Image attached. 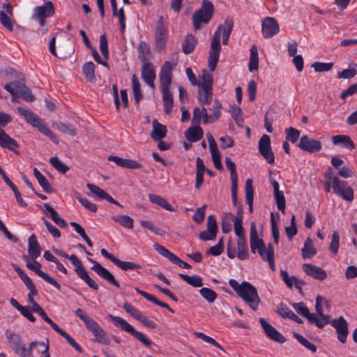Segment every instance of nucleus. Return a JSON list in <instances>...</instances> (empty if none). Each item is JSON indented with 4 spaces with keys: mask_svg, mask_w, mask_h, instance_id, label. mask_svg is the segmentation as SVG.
<instances>
[{
    "mask_svg": "<svg viewBox=\"0 0 357 357\" xmlns=\"http://www.w3.org/2000/svg\"><path fill=\"white\" fill-rule=\"evenodd\" d=\"M340 236L337 231H334L332 234V238L329 245V250L333 254L337 255L339 250Z\"/></svg>",
    "mask_w": 357,
    "mask_h": 357,
    "instance_id": "nucleus-56",
    "label": "nucleus"
},
{
    "mask_svg": "<svg viewBox=\"0 0 357 357\" xmlns=\"http://www.w3.org/2000/svg\"><path fill=\"white\" fill-rule=\"evenodd\" d=\"M206 206L204 205L197 208L195 213L192 215V220L198 225L203 222L205 218V211Z\"/></svg>",
    "mask_w": 357,
    "mask_h": 357,
    "instance_id": "nucleus-61",
    "label": "nucleus"
},
{
    "mask_svg": "<svg viewBox=\"0 0 357 357\" xmlns=\"http://www.w3.org/2000/svg\"><path fill=\"white\" fill-rule=\"evenodd\" d=\"M69 260L74 266V271L77 276L93 290L99 289L98 284L89 275L80 259L75 255H71Z\"/></svg>",
    "mask_w": 357,
    "mask_h": 357,
    "instance_id": "nucleus-9",
    "label": "nucleus"
},
{
    "mask_svg": "<svg viewBox=\"0 0 357 357\" xmlns=\"http://www.w3.org/2000/svg\"><path fill=\"white\" fill-rule=\"evenodd\" d=\"M17 112L29 124L33 127L40 120V117L30 109H25L22 107H18Z\"/></svg>",
    "mask_w": 357,
    "mask_h": 357,
    "instance_id": "nucleus-32",
    "label": "nucleus"
},
{
    "mask_svg": "<svg viewBox=\"0 0 357 357\" xmlns=\"http://www.w3.org/2000/svg\"><path fill=\"white\" fill-rule=\"evenodd\" d=\"M137 52L139 53V58L143 63L150 62L151 53L149 46L145 41L139 42L137 47Z\"/></svg>",
    "mask_w": 357,
    "mask_h": 357,
    "instance_id": "nucleus-33",
    "label": "nucleus"
},
{
    "mask_svg": "<svg viewBox=\"0 0 357 357\" xmlns=\"http://www.w3.org/2000/svg\"><path fill=\"white\" fill-rule=\"evenodd\" d=\"M285 231L289 239H291L297 234V227L296 224V217L294 215L291 218L290 226L285 227Z\"/></svg>",
    "mask_w": 357,
    "mask_h": 357,
    "instance_id": "nucleus-62",
    "label": "nucleus"
},
{
    "mask_svg": "<svg viewBox=\"0 0 357 357\" xmlns=\"http://www.w3.org/2000/svg\"><path fill=\"white\" fill-rule=\"evenodd\" d=\"M75 314L84 322L86 328L95 336L94 342H98L106 345L110 343V340L106 336L104 330L82 309H77Z\"/></svg>",
    "mask_w": 357,
    "mask_h": 357,
    "instance_id": "nucleus-4",
    "label": "nucleus"
},
{
    "mask_svg": "<svg viewBox=\"0 0 357 357\" xmlns=\"http://www.w3.org/2000/svg\"><path fill=\"white\" fill-rule=\"evenodd\" d=\"M293 336L304 347L311 351L312 353L317 352V347L314 344L310 342L306 338H305L301 334L296 332H294Z\"/></svg>",
    "mask_w": 357,
    "mask_h": 357,
    "instance_id": "nucleus-49",
    "label": "nucleus"
},
{
    "mask_svg": "<svg viewBox=\"0 0 357 357\" xmlns=\"http://www.w3.org/2000/svg\"><path fill=\"white\" fill-rule=\"evenodd\" d=\"M82 73L87 81H95V64L92 61L86 62L82 66Z\"/></svg>",
    "mask_w": 357,
    "mask_h": 357,
    "instance_id": "nucleus-44",
    "label": "nucleus"
},
{
    "mask_svg": "<svg viewBox=\"0 0 357 357\" xmlns=\"http://www.w3.org/2000/svg\"><path fill=\"white\" fill-rule=\"evenodd\" d=\"M153 129L151 132V137L154 140H160L164 138L167 133V128L165 126L159 123L157 120L153 122Z\"/></svg>",
    "mask_w": 357,
    "mask_h": 357,
    "instance_id": "nucleus-38",
    "label": "nucleus"
},
{
    "mask_svg": "<svg viewBox=\"0 0 357 357\" xmlns=\"http://www.w3.org/2000/svg\"><path fill=\"white\" fill-rule=\"evenodd\" d=\"M56 128L59 131L68 134L70 136H75L77 135L76 128L69 123L59 122L56 124Z\"/></svg>",
    "mask_w": 357,
    "mask_h": 357,
    "instance_id": "nucleus-52",
    "label": "nucleus"
},
{
    "mask_svg": "<svg viewBox=\"0 0 357 357\" xmlns=\"http://www.w3.org/2000/svg\"><path fill=\"white\" fill-rule=\"evenodd\" d=\"M201 296L208 303H213L218 297V294L215 291L210 288L202 287L199 289Z\"/></svg>",
    "mask_w": 357,
    "mask_h": 357,
    "instance_id": "nucleus-51",
    "label": "nucleus"
},
{
    "mask_svg": "<svg viewBox=\"0 0 357 357\" xmlns=\"http://www.w3.org/2000/svg\"><path fill=\"white\" fill-rule=\"evenodd\" d=\"M302 257L303 259H311L314 257L317 251L316 248L313 245V241L310 238L307 237L305 240L303 247L301 249Z\"/></svg>",
    "mask_w": 357,
    "mask_h": 357,
    "instance_id": "nucleus-36",
    "label": "nucleus"
},
{
    "mask_svg": "<svg viewBox=\"0 0 357 357\" xmlns=\"http://www.w3.org/2000/svg\"><path fill=\"white\" fill-rule=\"evenodd\" d=\"M197 40L194 36L188 34L182 44V51L185 54H189L195 50Z\"/></svg>",
    "mask_w": 357,
    "mask_h": 357,
    "instance_id": "nucleus-42",
    "label": "nucleus"
},
{
    "mask_svg": "<svg viewBox=\"0 0 357 357\" xmlns=\"http://www.w3.org/2000/svg\"><path fill=\"white\" fill-rule=\"evenodd\" d=\"M112 220L119 223L122 227L128 229L133 228V220L128 215H115L112 217Z\"/></svg>",
    "mask_w": 357,
    "mask_h": 357,
    "instance_id": "nucleus-48",
    "label": "nucleus"
},
{
    "mask_svg": "<svg viewBox=\"0 0 357 357\" xmlns=\"http://www.w3.org/2000/svg\"><path fill=\"white\" fill-rule=\"evenodd\" d=\"M23 259L26 262V266L29 269L35 272L36 274L49 284L53 285L57 290H61V285L53 278L40 269L41 264L38 261H36V259H33L31 261L29 257L27 255H24Z\"/></svg>",
    "mask_w": 357,
    "mask_h": 357,
    "instance_id": "nucleus-10",
    "label": "nucleus"
},
{
    "mask_svg": "<svg viewBox=\"0 0 357 357\" xmlns=\"http://www.w3.org/2000/svg\"><path fill=\"white\" fill-rule=\"evenodd\" d=\"M33 174H34V176L36 178L38 183L40 184V185L42 187V188L43 189V190L45 192L52 193L54 192V188L51 186L48 180L36 167L33 169Z\"/></svg>",
    "mask_w": 357,
    "mask_h": 357,
    "instance_id": "nucleus-37",
    "label": "nucleus"
},
{
    "mask_svg": "<svg viewBox=\"0 0 357 357\" xmlns=\"http://www.w3.org/2000/svg\"><path fill=\"white\" fill-rule=\"evenodd\" d=\"M86 187L99 199H105L109 203L114 204L121 207L122 206L117 201H116L112 197H111L108 193H107L100 187L92 183H87Z\"/></svg>",
    "mask_w": 357,
    "mask_h": 357,
    "instance_id": "nucleus-23",
    "label": "nucleus"
},
{
    "mask_svg": "<svg viewBox=\"0 0 357 357\" xmlns=\"http://www.w3.org/2000/svg\"><path fill=\"white\" fill-rule=\"evenodd\" d=\"M205 173V165L204 161L199 157L196 159V181L195 188L199 190L204 182V175Z\"/></svg>",
    "mask_w": 357,
    "mask_h": 357,
    "instance_id": "nucleus-29",
    "label": "nucleus"
},
{
    "mask_svg": "<svg viewBox=\"0 0 357 357\" xmlns=\"http://www.w3.org/2000/svg\"><path fill=\"white\" fill-rule=\"evenodd\" d=\"M55 13V8L50 1H46L40 6L35 7L33 10L32 17H50Z\"/></svg>",
    "mask_w": 357,
    "mask_h": 357,
    "instance_id": "nucleus-20",
    "label": "nucleus"
},
{
    "mask_svg": "<svg viewBox=\"0 0 357 357\" xmlns=\"http://www.w3.org/2000/svg\"><path fill=\"white\" fill-rule=\"evenodd\" d=\"M229 284L236 293L247 303L250 308L256 311L259 307L260 298L257 289L248 282H243L239 284L234 279L229 280Z\"/></svg>",
    "mask_w": 357,
    "mask_h": 357,
    "instance_id": "nucleus-2",
    "label": "nucleus"
},
{
    "mask_svg": "<svg viewBox=\"0 0 357 357\" xmlns=\"http://www.w3.org/2000/svg\"><path fill=\"white\" fill-rule=\"evenodd\" d=\"M324 298L318 296L316 298L315 310L317 315L313 314V317L316 322L311 321V324L315 325L319 328H323L326 325L329 324V319L331 318L328 314H324V310L321 303Z\"/></svg>",
    "mask_w": 357,
    "mask_h": 357,
    "instance_id": "nucleus-14",
    "label": "nucleus"
},
{
    "mask_svg": "<svg viewBox=\"0 0 357 357\" xmlns=\"http://www.w3.org/2000/svg\"><path fill=\"white\" fill-rule=\"evenodd\" d=\"M214 13L213 4L208 0H203L202 6L192 15L193 26L195 30L201 28L202 23L208 24Z\"/></svg>",
    "mask_w": 357,
    "mask_h": 357,
    "instance_id": "nucleus-7",
    "label": "nucleus"
},
{
    "mask_svg": "<svg viewBox=\"0 0 357 357\" xmlns=\"http://www.w3.org/2000/svg\"><path fill=\"white\" fill-rule=\"evenodd\" d=\"M259 151L260 154L269 164L275 162V155L271 146V138L267 135H264L259 141Z\"/></svg>",
    "mask_w": 357,
    "mask_h": 357,
    "instance_id": "nucleus-16",
    "label": "nucleus"
},
{
    "mask_svg": "<svg viewBox=\"0 0 357 357\" xmlns=\"http://www.w3.org/2000/svg\"><path fill=\"white\" fill-rule=\"evenodd\" d=\"M40 246L38 242L37 238L35 234L29 236L28 240V252L29 258L36 259L40 255Z\"/></svg>",
    "mask_w": 357,
    "mask_h": 357,
    "instance_id": "nucleus-28",
    "label": "nucleus"
},
{
    "mask_svg": "<svg viewBox=\"0 0 357 357\" xmlns=\"http://www.w3.org/2000/svg\"><path fill=\"white\" fill-rule=\"evenodd\" d=\"M221 108L222 105L217 99L214 100L213 107L209 109V111L212 112L211 114L208 115L207 109L204 108L203 112L205 113L206 116V119L204 120V123H211L218 120L221 116Z\"/></svg>",
    "mask_w": 357,
    "mask_h": 357,
    "instance_id": "nucleus-24",
    "label": "nucleus"
},
{
    "mask_svg": "<svg viewBox=\"0 0 357 357\" xmlns=\"http://www.w3.org/2000/svg\"><path fill=\"white\" fill-rule=\"evenodd\" d=\"M277 313L284 319H290L294 312L291 310L286 305L281 303L277 310Z\"/></svg>",
    "mask_w": 357,
    "mask_h": 357,
    "instance_id": "nucleus-63",
    "label": "nucleus"
},
{
    "mask_svg": "<svg viewBox=\"0 0 357 357\" xmlns=\"http://www.w3.org/2000/svg\"><path fill=\"white\" fill-rule=\"evenodd\" d=\"M204 108L206 107L204 106H202V109H199V107H195L194 109L193 116L192 119V124L193 126L199 125L202 118L203 119V121L206 119L205 113L203 112Z\"/></svg>",
    "mask_w": 357,
    "mask_h": 357,
    "instance_id": "nucleus-58",
    "label": "nucleus"
},
{
    "mask_svg": "<svg viewBox=\"0 0 357 357\" xmlns=\"http://www.w3.org/2000/svg\"><path fill=\"white\" fill-rule=\"evenodd\" d=\"M91 263L93 264L91 269L94 271L99 276L105 279L106 281L110 282L115 287L120 288V284L118 281L115 279L114 275L105 267H103L100 263L92 259H89Z\"/></svg>",
    "mask_w": 357,
    "mask_h": 357,
    "instance_id": "nucleus-19",
    "label": "nucleus"
},
{
    "mask_svg": "<svg viewBox=\"0 0 357 357\" xmlns=\"http://www.w3.org/2000/svg\"><path fill=\"white\" fill-rule=\"evenodd\" d=\"M164 112L169 114L172 112L174 105L173 94L171 91L162 92Z\"/></svg>",
    "mask_w": 357,
    "mask_h": 357,
    "instance_id": "nucleus-41",
    "label": "nucleus"
},
{
    "mask_svg": "<svg viewBox=\"0 0 357 357\" xmlns=\"http://www.w3.org/2000/svg\"><path fill=\"white\" fill-rule=\"evenodd\" d=\"M292 307L298 314L305 317L310 324H311L312 321L316 322L313 317V313L310 312L304 303H292Z\"/></svg>",
    "mask_w": 357,
    "mask_h": 357,
    "instance_id": "nucleus-35",
    "label": "nucleus"
},
{
    "mask_svg": "<svg viewBox=\"0 0 357 357\" xmlns=\"http://www.w3.org/2000/svg\"><path fill=\"white\" fill-rule=\"evenodd\" d=\"M185 137L191 142H195L200 140L203 137L204 132L202 128L199 126H193L190 127L185 131Z\"/></svg>",
    "mask_w": 357,
    "mask_h": 357,
    "instance_id": "nucleus-30",
    "label": "nucleus"
},
{
    "mask_svg": "<svg viewBox=\"0 0 357 357\" xmlns=\"http://www.w3.org/2000/svg\"><path fill=\"white\" fill-rule=\"evenodd\" d=\"M333 190L334 193L341 197L347 202L354 200V190L351 186L347 185L345 181L339 179L337 176L333 178Z\"/></svg>",
    "mask_w": 357,
    "mask_h": 357,
    "instance_id": "nucleus-11",
    "label": "nucleus"
},
{
    "mask_svg": "<svg viewBox=\"0 0 357 357\" xmlns=\"http://www.w3.org/2000/svg\"><path fill=\"white\" fill-rule=\"evenodd\" d=\"M333 66V63H321L314 62L312 64V67L316 72H326L332 69Z\"/></svg>",
    "mask_w": 357,
    "mask_h": 357,
    "instance_id": "nucleus-64",
    "label": "nucleus"
},
{
    "mask_svg": "<svg viewBox=\"0 0 357 357\" xmlns=\"http://www.w3.org/2000/svg\"><path fill=\"white\" fill-rule=\"evenodd\" d=\"M333 143L335 145H340L343 148L352 150L355 148V145L348 135H337L332 137Z\"/></svg>",
    "mask_w": 357,
    "mask_h": 357,
    "instance_id": "nucleus-31",
    "label": "nucleus"
},
{
    "mask_svg": "<svg viewBox=\"0 0 357 357\" xmlns=\"http://www.w3.org/2000/svg\"><path fill=\"white\" fill-rule=\"evenodd\" d=\"M300 137V131L293 127L286 129V139L295 143L298 141Z\"/></svg>",
    "mask_w": 357,
    "mask_h": 357,
    "instance_id": "nucleus-60",
    "label": "nucleus"
},
{
    "mask_svg": "<svg viewBox=\"0 0 357 357\" xmlns=\"http://www.w3.org/2000/svg\"><path fill=\"white\" fill-rule=\"evenodd\" d=\"M213 76L206 70L202 71L198 86V100L202 106L209 105L213 98Z\"/></svg>",
    "mask_w": 357,
    "mask_h": 357,
    "instance_id": "nucleus-5",
    "label": "nucleus"
},
{
    "mask_svg": "<svg viewBox=\"0 0 357 357\" xmlns=\"http://www.w3.org/2000/svg\"><path fill=\"white\" fill-rule=\"evenodd\" d=\"M250 243L252 253H255L261 246L265 244L264 241L259 238L257 227L254 222H252L250 225Z\"/></svg>",
    "mask_w": 357,
    "mask_h": 357,
    "instance_id": "nucleus-25",
    "label": "nucleus"
},
{
    "mask_svg": "<svg viewBox=\"0 0 357 357\" xmlns=\"http://www.w3.org/2000/svg\"><path fill=\"white\" fill-rule=\"evenodd\" d=\"M132 85L134 99L136 103H139L143 98L144 96L141 91L140 83L138 80L137 77L135 75H132Z\"/></svg>",
    "mask_w": 357,
    "mask_h": 357,
    "instance_id": "nucleus-46",
    "label": "nucleus"
},
{
    "mask_svg": "<svg viewBox=\"0 0 357 357\" xmlns=\"http://www.w3.org/2000/svg\"><path fill=\"white\" fill-rule=\"evenodd\" d=\"M299 149L310 153L319 151L322 145L320 141L309 137L307 135H303L298 144Z\"/></svg>",
    "mask_w": 357,
    "mask_h": 357,
    "instance_id": "nucleus-17",
    "label": "nucleus"
},
{
    "mask_svg": "<svg viewBox=\"0 0 357 357\" xmlns=\"http://www.w3.org/2000/svg\"><path fill=\"white\" fill-rule=\"evenodd\" d=\"M153 248L159 254L168 259L171 262L176 255L158 243H155Z\"/></svg>",
    "mask_w": 357,
    "mask_h": 357,
    "instance_id": "nucleus-59",
    "label": "nucleus"
},
{
    "mask_svg": "<svg viewBox=\"0 0 357 357\" xmlns=\"http://www.w3.org/2000/svg\"><path fill=\"white\" fill-rule=\"evenodd\" d=\"M303 270L307 275L320 281L327 278V273L323 268L310 264H304Z\"/></svg>",
    "mask_w": 357,
    "mask_h": 357,
    "instance_id": "nucleus-22",
    "label": "nucleus"
},
{
    "mask_svg": "<svg viewBox=\"0 0 357 357\" xmlns=\"http://www.w3.org/2000/svg\"><path fill=\"white\" fill-rule=\"evenodd\" d=\"M168 38V26L165 18L160 16L157 22L154 33L155 50L160 52L165 50Z\"/></svg>",
    "mask_w": 357,
    "mask_h": 357,
    "instance_id": "nucleus-8",
    "label": "nucleus"
},
{
    "mask_svg": "<svg viewBox=\"0 0 357 357\" xmlns=\"http://www.w3.org/2000/svg\"><path fill=\"white\" fill-rule=\"evenodd\" d=\"M280 31L277 20L272 17H266L261 23V33L264 38H271Z\"/></svg>",
    "mask_w": 357,
    "mask_h": 357,
    "instance_id": "nucleus-15",
    "label": "nucleus"
},
{
    "mask_svg": "<svg viewBox=\"0 0 357 357\" xmlns=\"http://www.w3.org/2000/svg\"><path fill=\"white\" fill-rule=\"evenodd\" d=\"M114 264L123 271L139 269L142 266L132 261H124L116 259Z\"/></svg>",
    "mask_w": 357,
    "mask_h": 357,
    "instance_id": "nucleus-50",
    "label": "nucleus"
},
{
    "mask_svg": "<svg viewBox=\"0 0 357 357\" xmlns=\"http://www.w3.org/2000/svg\"><path fill=\"white\" fill-rule=\"evenodd\" d=\"M178 276L185 282L194 287H201L203 285L202 278L197 275H194L190 276L185 274L179 273Z\"/></svg>",
    "mask_w": 357,
    "mask_h": 357,
    "instance_id": "nucleus-45",
    "label": "nucleus"
},
{
    "mask_svg": "<svg viewBox=\"0 0 357 357\" xmlns=\"http://www.w3.org/2000/svg\"><path fill=\"white\" fill-rule=\"evenodd\" d=\"M225 164L227 169L230 171L231 183H238V175L235 163L231 160L230 158L227 157L225 158Z\"/></svg>",
    "mask_w": 357,
    "mask_h": 357,
    "instance_id": "nucleus-53",
    "label": "nucleus"
},
{
    "mask_svg": "<svg viewBox=\"0 0 357 357\" xmlns=\"http://www.w3.org/2000/svg\"><path fill=\"white\" fill-rule=\"evenodd\" d=\"M233 26V20L227 19L224 24H221L218 26L213 36L208 59V66L211 72L215 70L219 59L221 51L220 38L221 36L222 37L223 45H227Z\"/></svg>",
    "mask_w": 357,
    "mask_h": 357,
    "instance_id": "nucleus-1",
    "label": "nucleus"
},
{
    "mask_svg": "<svg viewBox=\"0 0 357 357\" xmlns=\"http://www.w3.org/2000/svg\"><path fill=\"white\" fill-rule=\"evenodd\" d=\"M161 92L170 91L169 86L172 79V65L170 61H165L161 67L159 74Z\"/></svg>",
    "mask_w": 357,
    "mask_h": 357,
    "instance_id": "nucleus-13",
    "label": "nucleus"
},
{
    "mask_svg": "<svg viewBox=\"0 0 357 357\" xmlns=\"http://www.w3.org/2000/svg\"><path fill=\"white\" fill-rule=\"evenodd\" d=\"M14 96L22 98L28 102H32L34 100L31 90L21 82H15Z\"/></svg>",
    "mask_w": 357,
    "mask_h": 357,
    "instance_id": "nucleus-26",
    "label": "nucleus"
},
{
    "mask_svg": "<svg viewBox=\"0 0 357 357\" xmlns=\"http://www.w3.org/2000/svg\"><path fill=\"white\" fill-rule=\"evenodd\" d=\"M193 335L199 338V339H201L202 340H204V342H207V343H209L212 345H213L214 347L222 350L225 351V350L223 349V348L221 347V345L213 338L205 335L204 333H201V332H197V331H195L193 333Z\"/></svg>",
    "mask_w": 357,
    "mask_h": 357,
    "instance_id": "nucleus-54",
    "label": "nucleus"
},
{
    "mask_svg": "<svg viewBox=\"0 0 357 357\" xmlns=\"http://www.w3.org/2000/svg\"><path fill=\"white\" fill-rule=\"evenodd\" d=\"M38 128V131L48 137L50 140L57 144L59 143L56 136L52 132L47 126L40 119L34 126Z\"/></svg>",
    "mask_w": 357,
    "mask_h": 357,
    "instance_id": "nucleus-40",
    "label": "nucleus"
},
{
    "mask_svg": "<svg viewBox=\"0 0 357 357\" xmlns=\"http://www.w3.org/2000/svg\"><path fill=\"white\" fill-rule=\"evenodd\" d=\"M245 201L249 206V211L252 213L253 211V202H254V188L252 185V180L248 178L245 181Z\"/></svg>",
    "mask_w": 357,
    "mask_h": 357,
    "instance_id": "nucleus-34",
    "label": "nucleus"
},
{
    "mask_svg": "<svg viewBox=\"0 0 357 357\" xmlns=\"http://www.w3.org/2000/svg\"><path fill=\"white\" fill-rule=\"evenodd\" d=\"M142 77L151 89L155 88V70L152 63H144L142 66Z\"/></svg>",
    "mask_w": 357,
    "mask_h": 357,
    "instance_id": "nucleus-21",
    "label": "nucleus"
},
{
    "mask_svg": "<svg viewBox=\"0 0 357 357\" xmlns=\"http://www.w3.org/2000/svg\"><path fill=\"white\" fill-rule=\"evenodd\" d=\"M273 195L276 201L278 210L281 211L282 213H284L286 201L283 192L280 190L274 192Z\"/></svg>",
    "mask_w": 357,
    "mask_h": 357,
    "instance_id": "nucleus-57",
    "label": "nucleus"
},
{
    "mask_svg": "<svg viewBox=\"0 0 357 357\" xmlns=\"http://www.w3.org/2000/svg\"><path fill=\"white\" fill-rule=\"evenodd\" d=\"M50 162L57 171L61 173L65 174L69 170V167L57 157L51 158Z\"/></svg>",
    "mask_w": 357,
    "mask_h": 357,
    "instance_id": "nucleus-55",
    "label": "nucleus"
},
{
    "mask_svg": "<svg viewBox=\"0 0 357 357\" xmlns=\"http://www.w3.org/2000/svg\"><path fill=\"white\" fill-rule=\"evenodd\" d=\"M237 257L241 260L247 259L249 257L248 248L246 238L238 239L237 241Z\"/></svg>",
    "mask_w": 357,
    "mask_h": 357,
    "instance_id": "nucleus-43",
    "label": "nucleus"
},
{
    "mask_svg": "<svg viewBox=\"0 0 357 357\" xmlns=\"http://www.w3.org/2000/svg\"><path fill=\"white\" fill-rule=\"evenodd\" d=\"M6 335L15 353L20 357H35L33 353L34 348L44 346V342L33 341L26 347L19 335L7 331Z\"/></svg>",
    "mask_w": 357,
    "mask_h": 357,
    "instance_id": "nucleus-3",
    "label": "nucleus"
},
{
    "mask_svg": "<svg viewBox=\"0 0 357 357\" xmlns=\"http://www.w3.org/2000/svg\"><path fill=\"white\" fill-rule=\"evenodd\" d=\"M248 68L250 72L257 70L259 68V55L256 45H252L250 48Z\"/></svg>",
    "mask_w": 357,
    "mask_h": 357,
    "instance_id": "nucleus-39",
    "label": "nucleus"
},
{
    "mask_svg": "<svg viewBox=\"0 0 357 357\" xmlns=\"http://www.w3.org/2000/svg\"><path fill=\"white\" fill-rule=\"evenodd\" d=\"M0 146L18 153L16 151V149L19 147L17 141L10 137L3 129L0 131Z\"/></svg>",
    "mask_w": 357,
    "mask_h": 357,
    "instance_id": "nucleus-27",
    "label": "nucleus"
},
{
    "mask_svg": "<svg viewBox=\"0 0 357 357\" xmlns=\"http://www.w3.org/2000/svg\"><path fill=\"white\" fill-rule=\"evenodd\" d=\"M329 324L335 329L337 340L342 344L346 343L349 335V324L343 317L329 319Z\"/></svg>",
    "mask_w": 357,
    "mask_h": 357,
    "instance_id": "nucleus-12",
    "label": "nucleus"
},
{
    "mask_svg": "<svg viewBox=\"0 0 357 357\" xmlns=\"http://www.w3.org/2000/svg\"><path fill=\"white\" fill-rule=\"evenodd\" d=\"M149 198L151 202L154 203L169 211H173V208L163 197L155 194H149Z\"/></svg>",
    "mask_w": 357,
    "mask_h": 357,
    "instance_id": "nucleus-47",
    "label": "nucleus"
},
{
    "mask_svg": "<svg viewBox=\"0 0 357 357\" xmlns=\"http://www.w3.org/2000/svg\"><path fill=\"white\" fill-rule=\"evenodd\" d=\"M259 322L266 335L271 340L279 342L284 343L286 342V338L279 332L271 324L268 323L265 319L260 318Z\"/></svg>",
    "mask_w": 357,
    "mask_h": 357,
    "instance_id": "nucleus-18",
    "label": "nucleus"
},
{
    "mask_svg": "<svg viewBox=\"0 0 357 357\" xmlns=\"http://www.w3.org/2000/svg\"><path fill=\"white\" fill-rule=\"evenodd\" d=\"M108 318L115 326L128 333L144 346L149 347L153 344V342L149 337L144 333L136 331L123 318L112 314H108Z\"/></svg>",
    "mask_w": 357,
    "mask_h": 357,
    "instance_id": "nucleus-6",
    "label": "nucleus"
}]
</instances>
